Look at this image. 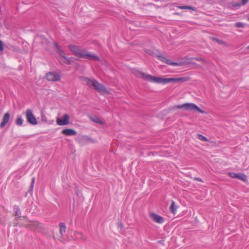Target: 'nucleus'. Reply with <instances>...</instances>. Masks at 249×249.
I'll use <instances>...</instances> for the list:
<instances>
[{"mask_svg": "<svg viewBox=\"0 0 249 249\" xmlns=\"http://www.w3.org/2000/svg\"><path fill=\"white\" fill-rule=\"evenodd\" d=\"M69 49L75 56L93 61H100V57L95 54L90 53L89 52L80 49L74 45H69Z\"/></svg>", "mask_w": 249, "mask_h": 249, "instance_id": "1", "label": "nucleus"}, {"mask_svg": "<svg viewBox=\"0 0 249 249\" xmlns=\"http://www.w3.org/2000/svg\"><path fill=\"white\" fill-rule=\"evenodd\" d=\"M4 49V44L3 41L0 40V51H3Z\"/></svg>", "mask_w": 249, "mask_h": 249, "instance_id": "31", "label": "nucleus"}, {"mask_svg": "<svg viewBox=\"0 0 249 249\" xmlns=\"http://www.w3.org/2000/svg\"><path fill=\"white\" fill-rule=\"evenodd\" d=\"M89 118L92 121H93V122H94L96 124H99L101 125H103L104 124V123L103 121L101 120L98 117H97L96 116H90L89 117Z\"/></svg>", "mask_w": 249, "mask_h": 249, "instance_id": "18", "label": "nucleus"}, {"mask_svg": "<svg viewBox=\"0 0 249 249\" xmlns=\"http://www.w3.org/2000/svg\"><path fill=\"white\" fill-rule=\"evenodd\" d=\"M170 211L171 212H172L173 213H175L176 208L175 207V202L174 201H172V203L170 206Z\"/></svg>", "mask_w": 249, "mask_h": 249, "instance_id": "24", "label": "nucleus"}, {"mask_svg": "<svg viewBox=\"0 0 249 249\" xmlns=\"http://www.w3.org/2000/svg\"><path fill=\"white\" fill-rule=\"evenodd\" d=\"M183 109L184 110L188 111L196 110L202 114L206 113L205 110L201 109L196 104L192 103H186L182 105H176L171 108V109Z\"/></svg>", "mask_w": 249, "mask_h": 249, "instance_id": "3", "label": "nucleus"}, {"mask_svg": "<svg viewBox=\"0 0 249 249\" xmlns=\"http://www.w3.org/2000/svg\"><path fill=\"white\" fill-rule=\"evenodd\" d=\"M167 84L170 82H179L180 83H184L190 80L189 77H182L179 78H167Z\"/></svg>", "mask_w": 249, "mask_h": 249, "instance_id": "10", "label": "nucleus"}, {"mask_svg": "<svg viewBox=\"0 0 249 249\" xmlns=\"http://www.w3.org/2000/svg\"><path fill=\"white\" fill-rule=\"evenodd\" d=\"M135 75L137 77L142 78L144 81H147L158 84H167V78L154 76L149 74H145L142 71L137 70L136 71Z\"/></svg>", "mask_w": 249, "mask_h": 249, "instance_id": "2", "label": "nucleus"}, {"mask_svg": "<svg viewBox=\"0 0 249 249\" xmlns=\"http://www.w3.org/2000/svg\"><path fill=\"white\" fill-rule=\"evenodd\" d=\"M59 225L60 227V233L62 236L64 233L66 232V226L65 223L62 222L60 223Z\"/></svg>", "mask_w": 249, "mask_h": 249, "instance_id": "21", "label": "nucleus"}, {"mask_svg": "<svg viewBox=\"0 0 249 249\" xmlns=\"http://www.w3.org/2000/svg\"><path fill=\"white\" fill-rule=\"evenodd\" d=\"M62 57L65 60V61H64V62L66 64L68 65H71V64L72 58L68 57L65 55V54Z\"/></svg>", "mask_w": 249, "mask_h": 249, "instance_id": "23", "label": "nucleus"}, {"mask_svg": "<svg viewBox=\"0 0 249 249\" xmlns=\"http://www.w3.org/2000/svg\"><path fill=\"white\" fill-rule=\"evenodd\" d=\"M76 141L81 145H84L89 143L93 142V141L91 138L85 135H79L77 137Z\"/></svg>", "mask_w": 249, "mask_h": 249, "instance_id": "7", "label": "nucleus"}, {"mask_svg": "<svg viewBox=\"0 0 249 249\" xmlns=\"http://www.w3.org/2000/svg\"><path fill=\"white\" fill-rule=\"evenodd\" d=\"M145 51L147 54L153 57H157L160 53V51L156 49H146Z\"/></svg>", "mask_w": 249, "mask_h": 249, "instance_id": "16", "label": "nucleus"}, {"mask_svg": "<svg viewBox=\"0 0 249 249\" xmlns=\"http://www.w3.org/2000/svg\"><path fill=\"white\" fill-rule=\"evenodd\" d=\"M247 49L249 50V45L247 47Z\"/></svg>", "mask_w": 249, "mask_h": 249, "instance_id": "40", "label": "nucleus"}, {"mask_svg": "<svg viewBox=\"0 0 249 249\" xmlns=\"http://www.w3.org/2000/svg\"><path fill=\"white\" fill-rule=\"evenodd\" d=\"M62 133L66 136H74L77 134V132L71 128H65L62 130Z\"/></svg>", "mask_w": 249, "mask_h": 249, "instance_id": "15", "label": "nucleus"}, {"mask_svg": "<svg viewBox=\"0 0 249 249\" xmlns=\"http://www.w3.org/2000/svg\"><path fill=\"white\" fill-rule=\"evenodd\" d=\"M26 227L31 230L36 231L40 228V223L37 221H32L30 224L27 225Z\"/></svg>", "mask_w": 249, "mask_h": 249, "instance_id": "14", "label": "nucleus"}, {"mask_svg": "<svg viewBox=\"0 0 249 249\" xmlns=\"http://www.w3.org/2000/svg\"><path fill=\"white\" fill-rule=\"evenodd\" d=\"M176 4V3H173V4H172V5H175Z\"/></svg>", "mask_w": 249, "mask_h": 249, "instance_id": "41", "label": "nucleus"}, {"mask_svg": "<svg viewBox=\"0 0 249 249\" xmlns=\"http://www.w3.org/2000/svg\"><path fill=\"white\" fill-rule=\"evenodd\" d=\"M27 193H26V194H25V196H27Z\"/></svg>", "mask_w": 249, "mask_h": 249, "instance_id": "43", "label": "nucleus"}, {"mask_svg": "<svg viewBox=\"0 0 249 249\" xmlns=\"http://www.w3.org/2000/svg\"><path fill=\"white\" fill-rule=\"evenodd\" d=\"M242 5V4L239 2H234L232 4V6L234 7H240Z\"/></svg>", "mask_w": 249, "mask_h": 249, "instance_id": "32", "label": "nucleus"}, {"mask_svg": "<svg viewBox=\"0 0 249 249\" xmlns=\"http://www.w3.org/2000/svg\"><path fill=\"white\" fill-rule=\"evenodd\" d=\"M248 20H249V18H248Z\"/></svg>", "mask_w": 249, "mask_h": 249, "instance_id": "45", "label": "nucleus"}, {"mask_svg": "<svg viewBox=\"0 0 249 249\" xmlns=\"http://www.w3.org/2000/svg\"><path fill=\"white\" fill-rule=\"evenodd\" d=\"M235 27L236 28H244L245 27V24L241 22H237L235 23Z\"/></svg>", "mask_w": 249, "mask_h": 249, "instance_id": "29", "label": "nucleus"}, {"mask_svg": "<svg viewBox=\"0 0 249 249\" xmlns=\"http://www.w3.org/2000/svg\"><path fill=\"white\" fill-rule=\"evenodd\" d=\"M175 14L177 15H179V13H175Z\"/></svg>", "mask_w": 249, "mask_h": 249, "instance_id": "38", "label": "nucleus"}, {"mask_svg": "<svg viewBox=\"0 0 249 249\" xmlns=\"http://www.w3.org/2000/svg\"><path fill=\"white\" fill-rule=\"evenodd\" d=\"M13 210L15 213V215L17 216V217H16L15 218V220L18 221V219L20 217H21V216H19V212L20 211V209H19L18 206L15 205L14 206Z\"/></svg>", "mask_w": 249, "mask_h": 249, "instance_id": "20", "label": "nucleus"}, {"mask_svg": "<svg viewBox=\"0 0 249 249\" xmlns=\"http://www.w3.org/2000/svg\"><path fill=\"white\" fill-rule=\"evenodd\" d=\"M119 225L121 227H123V224L120 222V224H119Z\"/></svg>", "mask_w": 249, "mask_h": 249, "instance_id": "37", "label": "nucleus"}, {"mask_svg": "<svg viewBox=\"0 0 249 249\" xmlns=\"http://www.w3.org/2000/svg\"><path fill=\"white\" fill-rule=\"evenodd\" d=\"M248 1L249 0H242L241 4H242V5H245Z\"/></svg>", "mask_w": 249, "mask_h": 249, "instance_id": "33", "label": "nucleus"}, {"mask_svg": "<svg viewBox=\"0 0 249 249\" xmlns=\"http://www.w3.org/2000/svg\"><path fill=\"white\" fill-rule=\"evenodd\" d=\"M75 193L76 194L77 196L78 195V189L77 187H75V189L74 190Z\"/></svg>", "mask_w": 249, "mask_h": 249, "instance_id": "35", "label": "nucleus"}, {"mask_svg": "<svg viewBox=\"0 0 249 249\" xmlns=\"http://www.w3.org/2000/svg\"><path fill=\"white\" fill-rule=\"evenodd\" d=\"M10 118V113L9 112H6L4 114L2 121L0 124V127L3 128L6 124L8 123Z\"/></svg>", "mask_w": 249, "mask_h": 249, "instance_id": "13", "label": "nucleus"}, {"mask_svg": "<svg viewBox=\"0 0 249 249\" xmlns=\"http://www.w3.org/2000/svg\"><path fill=\"white\" fill-rule=\"evenodd\" d=\"M194 179L198 181L203 182L202 180L200 178L198 177H195L194 178Z\"/></svg>", "mask_w": 249, "mask_h": 249, "instance_id": "34", "label": "nucleus"}, {"mask_svg": "<svg viewBox=\"0 0 249 249\" xmlns=\"http://www.w3.org/2000/svg\"><path fill=\"white\" fill-rule=\"evenodd\" d=\"M85 80L87 82V85L91 88L93 87L94 89L97 90L100 93H107L108 91L107 88L101 83L98 82L96 80H90L89 78L85 77Z\"/></svg>", "mask_w": 249, "mask_h": 249, "instance_id": "4", "label": "nucleus"}, {"mask_svg": "<svg viewBox=\"0 0 249 249\" xmlns=\"http://www.w3.org/2000/svg\"><path fill=\"white\" fill-rule=\"evenodd\" d=\"M213 41L216 42L219 44H221V45H226V44L225 42H224V41L220 40L217 38H216V37H213Z\"/></svg>", "mask_w": 249, "mask_h": 249, "instance_id": "26", "label": "nucleus"}, {"mask_svg": "<svg viewBox=\"0 0 249 249\" xmlns=\"http://www.w3.org/2000/svg\"><path fill=\"white\" fill-rule=\"evenodd\" d=\"M157 57L158 58L159 60H160L161 61L171 66H182L186 64H195V63L191 61H188L186 62L184 61H179L178 62H172L170 61L169 59H168L165 56L162 54L160 52Z\"/></svg>", "mask_w": 249, "mask_h": 249, "instance_id": "5", "label": "nucleus"}, {"mask_svg": "<svg viewBox=\"0 0 249 249\" xmlns=\"http://www.w3.org/2000/svg\"><path fill=\"white\" fill-rule=\"evenodd\" d=\"M41 121L44 123H47V117L46 115L43 113H41Z\"/></svg>", "mask_w": 249, "mask_h": 249, "instance_id": "30", "label": "nucleus"}, {"mask_svg": "<svg viewBox=\"0 0 249 249\" xmlns=\"http://www.w3.org/2000/svg\"><path fill=\"white\" fill-rule=\"evenodd\" d=\"M25 116L27 122L29 124L35 125L38 124L36 118L33 113L32 110L27 109L25 112Z\"/></svg>", "mask_w": 249, "mask_h": 249, "instance_id": "6", "label": "nucleus"}, {"mask_svg": "<svg viewBox=\"0 0 249 249\" xmlns=\"http://www.w3.org/2000/svg\"><path fill=\"white\" fill-rule=\"evenodd\" d=\"M23 120L20 115H18L15 121L17 125L21 126L23 124Z\"/></svg>", "mask_w": 249, "mask_h": 249, "instance_id": "22", "label": "nucleus"}, {"mask_svg": "<svg viewBox=\"0 0 249 249\" xmlns=\"http://www.w3.org/2000/svg\"><path fill=\"white\" fill-rule=\"evenodd\" d=\"M78 234L80 235V236H82V234L81 233H78Z\"/></svg>", "mask_w": 249, "mask_h": 249, "instance_id": "39", "label": "nucleus"}, {"mask_svg": "<svg viewBox=\"0 0 249 249\" xmlns=\"http://www.w3.org/2000/svg\"><path fill=\"white\" fill-rule=\"evenodd\" d=\"M177 7L180 9H189L194 11H196V8L195 7L190 6V5H183V6H177Z\"/></svg>", "mask_w": 249, "mask_h": 249, "instance_id": "19", "label": "nucleus"}, {"mask_svg": "<svg viewBox=\"0 0 249 249\" xmlns=\"http://www.w3.org/2000/svg\"><path fill=\"white\" fill-rule=\"evenodd\" d=\"M54 46L55 48L56 52L59 54L60 56L63 57L65 55V53L61 49V47L59 45V44L57 42L54 43Z\"/></svg>", "mask_w": 249, "mask_h": 249, "instance_id": "17", "label": "nucleus"}, {"mask_svg": "<svg viewBox=\"0 0 249 249\" xmlns=\"http://www.w3.org/2000/svg\"><path fill=\"white\" fill-rule=\"evenodd\" d=\"M187 59V60H189L195 59V60H196L197 61H201V62H205V60L203 58H201V57H189V58H188Z\"/></svg>", "mask_w": 249, "mask_h": 249, "instance_id": "27", "label": "nucleus"}, {"mask_svg": "<svg viewBox=\"0 0 249 249\" xmlns=\"http://www.w3.org/2000/svg\"><path fill=\"white\" fill-rule=\"evenodd\" d=\"M156 1H159V0H155Z\"/></svg>", "mask_w": 249, "mask_h": 249, "instance_id": "44", "label": "nucleus"}, {"mask_svg": "<svg viewBox=\"0 0 249 249\" xmlns=\"http://www.w3.org/2000/svg\"><path fill=\"white\" fill-rule=\"evenodd\" d=\"M198 138L201 141H203L204 142H208L209 140L205 136H204L202 134H198L197 135Z\"/></svg>", "mask_w": 249, "mask_h": 249, "instance_id": "28", "label": "nucleus"}, {"mask_svg": "<svg viewBox=\"0 0 249 249\" xmlns=\"http://www.w3.org/2000/svg\"><path fill=\"white\" fill-rule=\"evenodd\" d=\"M26 138H28V137H29V136H26Z\"/></svg>", "mask_w": 249, "mask_h": 249, "instance_id": "42", "label": "nucleus"}, {"mask_svg": "<svg viewBox=\"0 0 249 249\" xmlns=\"http://www.w3.org/2000/svg\"><path fill=\"white\" fill-rule=\"evenodd\" d=\"M163 242L164 241L163 240H160L158 241L159 243L162 244H163Z\"/></svg>", "mask_w": 249, "mask_h": 249, "instance_id": "36", "label": "nucleus"}, {"mask_svg": "<svg viewBox=\"0 0 249 249\" xmlns=\"http://www.w3.org/2000/svg\"><path fill=\"white\" fill-rule=\"evenodd\" d=\"M70 119V115L68 114H65L62 119L59 118L57 119L56 123L59 125H65L69 124Z\"/></svg>", "mask_w": 249, "mask_h": 249, "instance_id": "9", "label": "nucleus"}, {"mask_svg": "<svg viewBox=\"0 0 249 249\" xmlns=\"http://www.w3.org/2000/svg\"><path fill=\"white\" fill-rule=\"evenodd\" d=\"M229 176L234 178H238L244 182L247 181V176L243 173H236L234 172H230L228 173Z\"/></svg>", "mask_w": 249, "mask_h": 249, "instance_id": "11", "label": "nucleus"}, {"mask_svg": "<svg viewBox=\"0 0 249 249\" xmlns=\"http://www.w3.org/2000/svg\"><path fill=\"white\" fill-rule=\"evenodd\" d=\"M150 217L154 221L157 223L162 224L164 222V218L156 213H150Z\"/></svg>", "mask_w": 249, "mask_h": 249, "instance_id": "12", "label": "nucleus"}, {"mask_svg": "<svg viewBox=\"0 0 249 249\" xmlns=\"http://www.w3.org/2000/svg\"><path fill=\"white\" fill-rule=\"evenodd\" d=\"M46 77L48 81H58L61 79V76L54 71L46 73Z\"/></svg>", "mask_w": 249, "mask_h": 249, "instance_id": "8", "label": "nucleus"}, {"mask_svg": "<svg viewBox=\"0 0 249 249\" xmlns=\"http://www.w3.org/2000/svg\"><path fill=\"white\" fill-rule=\"evenodd\" d=\"M35 181V178L33 177L32 179V182L31 183L30 189L29 190V192L30 194H32L33 193Z\"/></svg>", "mask_w": 249, "mask_h": 249, "instance_id": "25", "label": "nucleus"}]
</instances>
